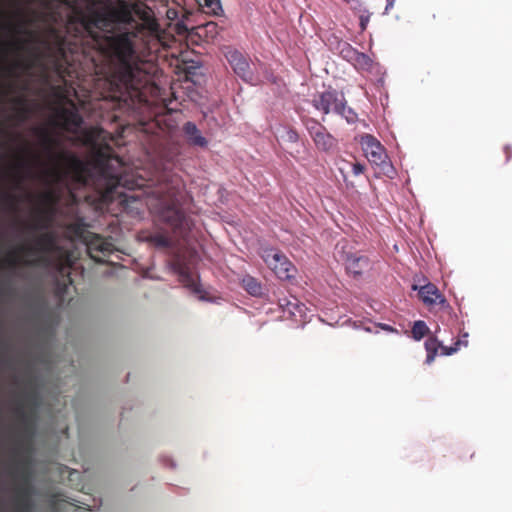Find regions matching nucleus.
<instances>
[{"mask_svg": "<svg viewBox=\"0 0 512 512\" xmlns=\"http://www.w3.org/2000/svg\"><path fill=\"white\" fill-rule=\"evenodd\" d=\"M54 0H17L13 12V47L17 53L14 67L28 73L47 57H53L57 69L65 61L66 40L49 26L47 35L34 27L46 23L53 14ZM84 6L73 5L69 25H79L99 52L110 60L109 83L115 91L130 97L148 83V73L141 67L137 41L161 38L157 19L147 6L129 0H85Z\"/></svg>", "mask_w": 512, "mask_h": 512, "instance_id": "1", "label": "nucleus"}, {"mask_svg": "<svg viewBox=\"0 0 512 512\" xmlns=\"http://www.w3.org/2000/svg\"><path fill=\"white\" fill-rule=\"evenodd\" d=\"M27 327L11 361V473L15 481L13 512H33L34 438L43 404L45 345L53 336L51 313L40 295L27 298Z\"/></svg>", "mask_w": 512, "mask_h": 512, "instance_id": "2", "label": "nucleus"}, {"mask_svg": "<svg viewBox=\"0 0 512 512\" xmlns=\"http://www.w3.org/2000/svg\"><path fill=\"white\" fill-rule=\"evenodd\" d=\"M29 131L38 137L41 151L21 132L15 134L16 174L15 186L22 193V199L32 201L34 194L28 189L26 182L57 177L66 174L78 184L88 185L92 175L88 163L73 153L56 151L58 141L50 131L41 125H33Z\"/></svg>", "mask_w": 512, "mask_h": 512, "instance_id": "3", "label": "nucleus"}, {"mask_svg": "<svg viewBox=\"0 0 512 512\" xmlns=\"http://www.w3.org/2000/svg\"><path fill=\"white\" fill-rule=\"evenodd\" d=\"M145 186L146 205L157 221L167 225L175 235L182 236L186 230L187 217L182 207L184 184L171 172H163L156 182L136 184Z\"/></svg>", "mask_w": 512, "mask_h": 512, "instance_id": "4", "label": "nucleus"}, {"mask_svg": "<svg viewBox=\"0 0 512 512\" xmlns=\"http://www.w3.org/2000/svg\"><path fill=\"white\" fill-rule=\"evenodd\" d=\"M11 264L15 267H37L54 269L71 282L70 268L73 264L70 251L58 244L53 231L33 235L32 241L19 244L12 255Z\"/></svg>", "mask_w": 512, "mask_h": 512, "instance_id": "5", "label": "nucleus"}, {"mask_svg": "<svg viewBox=\"0 0 512 512\" xmlns=\"http://www.w3.org/2000/svg\"><path fill=\"white\" fill-rule=\"evenodd\" d=\"M55 115L62 129L73 134L81 133L84 143L94 144L100 138L101 128H82L84 121L73 100L67 99L56 109Z\"/></svg>", "mask_w": 512, "mask_h": 512, "instance_id": "6", "label": "nucleus"}, {"mask_svg": "<svg viewBox=\"0 0 512 512\" xmlns=\"http://www.w3.org/2000/svg\"><path fill=\"white\" fill-rule=\"evenodd\" d=\"M7 13H6V0H2V211L4 210V205L7 201V191L5 189V180H6V113H5V101L7 96V85H6V75H7V65H6V57H7V42L5 39V33L7 30Z\"/></svg>", "mask_w": 512, "mask_h": 512, "instance_id": "7", "label": "nucleus"}, {"mask_svg": "<svg viewBox=\"0 0 512 512\" xmlns=\"http://www.w3.org/2000/svg\"><path fill=\"white\" fill-rule=\"evenodd\" d=\"M312 105L325 115L333 112L346 118L348 122L354 121L356 117L352 109L347 107L344 94L335 89H329L314 95Z\"/></svg>", "mask_w": 512, "mask_h": 512, "instance_id": "8", "label": "nucleus"}, {"mask_svg": "<svg viewBox=\"0 0 512 512\" xmlns=\"http://www.w3.org/2000/svg\"><path fill=\"white\" fill-rule=\"evenodd\" d=\"M260 256L277 278L287 280L292 277L294 266L280 250L270 247L262 248Z\"/></svg>", "mask_w": 512, "mask_h": 512, "instance_id": "9", "label": "nucleus"}, {"mask_svg": "<svg viewBox=\"0 0 512 512\" xmlns=\"http://www.w3.org/2000/svg\"><path fill=\"white\" fill-rule=\"evenodd\" d=\"M305 127L318 150L328 153L337 147L335 137L316 119H307Z\"/></svg>", "mask_w": 512, "mask_h": 512, "instance_id": "10", "label": "nucleus"}, {"mask_svg": "<svg viewBox=\"0 0 512 512\" xmlns=\"http://www.w3.org/2000/svg\"><path fill=\"white\" fill-rule=\"evenodd\" d=\"M360 144L367 160L374 165L381 166L386 163L387 153L384 146L372 135L361 137Z\"/></svg>", "mask_w": 512, "mask_h": 512, "instance_id": "11", "label": "nucleus"}, {"mask_svg": "<svg viewBox=\"0 0 512 512\" xmlns=\"http://www.w3.org/2000/svg\"><path fill=\"white\" fill-rule=\"evenodd\" d=\"M226 59L233 71L243 80H252V71L248 59L236 49H228L225 53Z\"/></svg>", "mask_w": 512, "mask_h": 512, "instance_id": "12", "label": "nucleus"}, {"mask_svg": "<svg viewBox=\"0 0 512 512\" xmlns=\"http://www.w3.org/2000/svg\"><path fill=\"white\" fill-rule=\"evenodd\" d=\"M419 297L423 303L428 307L434 305L447 306V300L444 295L439 291L436 285L428 283L419 288Z\"/></svg>", "mask_w": 512, "mask_h": 512, "instance_id": "13", "label": "nucleus"}, {"mask_svg": "<svg viewBox=\"0 0 512 512\" xmlns=\"http://www.w3.org/2000/svg\"><path fill=\"white\" fill-rule=\"evenodd\" d=\"M34 105L25 96H19L14 101V119L17 125L27 122L34 113Z\"/></svg>", "mask_w": 512, "mask_h": 512, "instance_id": "14", "label": "nucleus"}, {"mask_svg": "<svg viewBox=\"0 0 512 512\" xmlns=\"http://www.w3.org/2000/svg\"><path fill=\"white\" fill-rule=\"evenodd\" d=\"M113 245L98 234H91L87 240V250L94 260L100 262L95 253L107 255L112 252Z\"/></svg>", "mask_w": 512, "mask_h": 512, "instance_id": "15", "label": "nucleus"}, {"mask_svg": "<svg viewBox=\"0 0 512 512\" xmlns=\"http://www.w3.org/2000/svg\"><path fill=\"white\" fill-rule=\"evenodd\" d=\"M48 226L49 220L46 217V213L42 210L36 211L31 220L21 223L23 233L28 236L33 235L42 229H46Z\"/></svg>", "mask_w": 512, "mask_h": 512, "instance_id": "16", "label": "nucleus"}, {"mask_svg": "<svg viewBox=\"0 0 512 512\" xmlns=\"http://www.w3.org/2000/svg\"><path fill=\"white\" fill-rule=\"evenodd\" d=\"M182 130L190 145L201 148L207 147L208 141L204 136H202L200 130L197 128L195 123L190 121L186 122L183 125Z\"/></svg>", "mask_w": 512, "mask_h": 512, "instance_id": "17", "label": "nucleus"}, {"mask_svg": "<svg viewBox=\"0 0 512 512\" xmlns=\"http://www.w3.org/2000/svg\"><path fill=\"white\" fill-rule=\"evenodd\" d=\"M346 269L354 275H361L369 266V260L365 256L349 254L345 259Z\"/></svg>", "mask_w": 512, "mask_h": 512, "instance_id": "18", "label": "nucleus"}, {"mask_svg": "<svg viewBox=\"0 0 512 512\" xmlns=\"http://www.w3.org/2000/svg\"><path fill=\"white\" fill-rule=\"evenodd\" d=\"M145 239L157 248L167 249L173 246V239L167 231H155L147 235Z\"/></svg>", "mask_w": 512, "mask_h": 512, "instance_id": "19", "label": "nucleus"}, {"mask_svg": "<svg viewBox=\"0 0 512 512\" xmlns=\"http://www.w3.org/2000/svg\"><path fill=\"white\" fill-rule=\"evenodd\" d=\"M199 10L207 15L221 16L224 12L220 0H195Z\"/></svg>", "mask_w": 512, "mask_h": 512, "instance_id": "20", "label": "nucleus"}, {"mask_svg": "<svg viewBox=\"0 0 512 512\" xmlns=\"http://www.w3.org/2000/svg\"><path fill=\"white\" fill-rule=\"evenodd\" d=\"M242 286L252 296H259L262 294V286L260 282L250 275L243 277Z\"/></svg>", "mask_w": 512, "mask_h": 512, "instance_id": "21", "label": "nucleus"}, {"mask_svg": "<svg viewBox=\"0 0 512 512\" xmlns=\"http://www.w3.org/2000/svg\"><path fill=\"white\" fill-rule=\"evenodd\" d=\"M358 71H371L373 67L372 59L365 53L358 52L351 63Z\"/></svg>", "mask_w": 512, "mask_h": 512, "instance_id": "22", "label": "nucleus"}, {"mask_svg": "<svg viewBox=\"0 0 512 512\" xmlns=\"http://www.w3.org/2000/svg\"><path fill=\"white\" fill-rule=\"evenodd\" d=\"M442 346L443 345H441L435 338H429L426 340V342H425V348L427 351L426 361L428 363H431L434 360V358L437 354L438 348L440 347L442 349Z\"/></svg>", "mask_w": 512, "mask_h": 512, "instance_id": "23", "label": "nucleus"}, {"mask_svg": "<svg viewBox=\"0 0 512 512\" xmlns=\"http://www.w3.org/2000/svg\"><path fill=\"white\" fill-rule=\"evenodd\" d=\"M429 328L424 321H416L412 327L413 338L417 341L421 340L427 333Z\"/></svg>", "mask_w": 512, "mask_h": 512, "instance_id": "24", "label": "nucleus"}, {"mask_svg": "<svg viewBox=\"0 0 512 512\" xmlns=\"http://www.w3.org/2000/svg\"><path fill=\"white\" fill-rule=\"evenodd\" d=\"M342 162H343V164H345L346 167H339V171L343 175L344 180H346L345 170L347 167H350L352 169V172L355 176L362 174L365 170L364 165L359 162L350 163L345 160H343Z\"/></svg>", "mask_w": 512, "mask_h": 512, "instance_id": "25", "label": "nucleus"}, {"mask_svg": "<svg viewBox=\"0 0 512 512\" xmlns=\"http://www.w3.org/2000/svg\"><path fill=\"white\" fill-rule=\"evenodd\" d=\"M467 337H468V335L464 334L463 335V339H458L454 343V346H450V347L442 346V353L444 355H452L453 353L457 352L460 349L461 346H465L466 347L468 345Z\"/></svg>", "mask_w": 512, "mask_h": 512, "instance_id": "26", "label": "nucleus"}, {"mask_svg": "<svg viewBox=\"0 0 512 512\" xmlns=\"http://www.w3.org/2000/svg\"><path fill=\"white\" fill-rule=\"evenodd\" d=\"M359 51H357L355 48H353L349 43H343L340 54L341 56L347 60L348 62L352 63L353 59L357 55Z\"/></svg>", "mask_w": 512, "mask_h": 512, "instance_id": "27", "label": "nucleus"}, {"mask_svg": "<svg viewBox=\"0 0 512 512\" xmlns=\"http://www.w3.org/2000/svg\"><path fill=\"white\" fill-rule=\"evenodd\" d=\"M203 29H205L206 33L214 38L218 34V25L215 22H208L204 25Z\"/></svg>", "mask_w": 512, "mask_h": 512, "instance_id": "28", "label": "nucleus"}, {"mask_svg": "<svg viewBox=\"0 0 512 512\" xmlns=\"http://www.w3.org/2000/svg\"><path fill=\"white\" fill-rule=\"evenodd\" d=\"M286 137L289 142H293V143L297 142L300 138L298 132L293 128H290L287 130Z\"/></svg>", "mask_w": 512, "mask_h": 512, "instance_id": "29", "label": "nucleus"}, {"mask_svg": "<svg viewBox=\"0 0 512 512\" xmlns=\"http://www.w3.org/2000/svg\"><path fill=\"white\" fill-rule=\"evenodd\" d=\"M175 30L180 35H184L188 32V28L183 22L176 23Z\"/></svg>", "mask_w": 512, "mask_h": 512, "instance_id": "30", "label": "nucleus"}, {"mask_svg": "<svg viewBox=\"0 0 512 512\" xmlns=\"http://www.w3.org/2000/svg\"><path fill=\"white\" fill-rule=\"evenodd\" d=\"M369 19H370L369 15H361L360 16V28L362 31H364L367 28Z\"/></svg>", "mask_w": 512, "mask_h": 512, "instance_id": "31", "label": "nucleus"}, {"mask_svg": "<svg viewBox=\"0 0 512 512\" xmlns=\"http://www.w3.org/2000/svg\"><path fill=\"white\" fill-rule=\"evenodd\" d=\"M121 180L122 179L118 176H110L109 177V186L112 188V187L121 185Z\"/></svg>", "mask_w": 512, "mask_h": 512, "instance_id": "32", "label": "nucleus"}, {"mask_svg": "<svg viewBox=\"0 0 512 512\" xmlns=\"http://www.w3.org/2000/svg\"><path fill=\"white\" fill-rule=\"evenodd\" d=\"M504 151H505L507 160H509L511 158V156H512L511 147L510 146H505L504 147Z\"/></svg>", "mask_w": 512, "mask_h": 512, "instance_id": "33", "label": "nucleus"}, {"mask_svg": "<svg viewBox=\"0 0 512 512\" xmlns=\"http://www.w3.org/2000/svg\"><path fill=\"white\" fill-rule=\"evenodd\" d=\"M1 347H2V367L4 366V351H5V348H6V344H5V341H4V335L2 334V344H1Z\"/></svg>", "mask_w": 512, "mask_h": 512, "instance_id": "34", "label": "nucleus"}, {"mask_svg": "<svg viewBox=\"0 0 512 512\" xmlns=\"http://www.w3.org/2000/svg\"><path fill=\"white\" fill-rule=\"evenodd\" d=\"M1 263H2V270L4 269L5 265H6V258L4 257V255L2 254V260H1Z\"/></svg>", "mask_w": 512, "mask_h": 512, "instance_id": "35", "label": "nucleus"}, {"mask_svg": "<svg viewBox=\"0 0 512 512\" xmlns=\"http://www.w3.org/2000/svg\"><path fill=\"white\" fill-rule=\"evenodd\" d=\"M1 291H2V296L4 295V279L2 278V288H1Z\"/></svg>", "mask_w": 512, "mask_h": 512, "instance_id": "36", "label": "nucleus"}, {"mask_svg": "<svg viewBox=\"0 0 512 512\" xmlns=\"http://www.w3.org/2000/svg\"><path fill=\"white\" fill-rule=\"evenodd\" d=\"M101 175H102V176H104V177H106V171H105V169H104V168H102V169H101Z\"/></svg>", "mask_w": 512, "mask_h": 512, "instance_id": "37", "label": "nucleus"}, {"mask_svg": "<svg viewBox=\"0 0 512 512\" xmlns=\"http://www.w3.org/2000/svg\"><path fill=\"white\" fill-rule=\"evenodd\" d=\"M392 4H393V2L388 0V5L386 6V10L388 9L389 6H392Z\"/></svg>", "mask_w": 512, "mask_h": 512, "instance_id": "38", "label": "nucleus"}, {"mask_svg": "<svg viewBox=\"0 0 512 512\" xmlns=\"http://www.w3.org/2000/svg\"><path fill=\"white\" fill-rule=\"evenodd\" d=\"M1 235H2V237L4 236V232L3 231L1 232Z\"/></svg>", "mask_w": 512, "mask_h": 512, "instance_id": "39", "label": "nucleus"}, {"mask_svg": "<svg viewBox=\"0 0 512 512\" xmlns=\"http://www.w3.org/2000/svg\"><path fill=\"white\" fill-rule=\"evenodd\" d=\"M1 319H2V320L4 319V316H3V315L1 316Z\"/></svg>", "mask_w": 512, "mask_h": 512, "instance_id": "40", "label": "nucleus"}]
</instances>
